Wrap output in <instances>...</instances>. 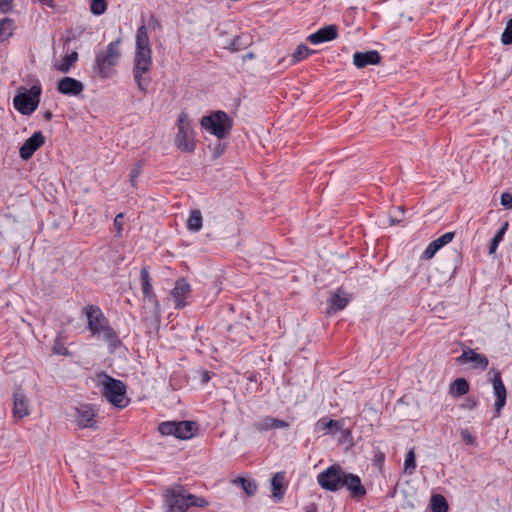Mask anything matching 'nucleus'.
I'll return each instance as SVG.
<instances>
[{
  "mask_svg": "<svg viewBox=\"0 0 512 512\" xmlns=\"http://www.w3.org/2000/svg\"><path fill=\"white\" fill-rule=\"evenodd\" d=\"M96 385L101 390L102 395L115 407L124 408L127 406L126 386L121 380L100 373L96 377Z\"/></svg>",
  "mask_w": 512,
  "mask_h": 512,
  "instance_id": "nucleus-4",
  "label": "nucleus"
},
{
  "mask_svg": "<svg viewBox=\"0 0 512 512\" xmlns=\"http://www.w3.org/2000/svg\"><path fill=\"white\" fill-rule=\"evenodd\" d=\"M40 3L48 6V7H53L54 6V1L53 0H38Z\"/></svg>",
  "mask_w": 512,
  "mask_h": 512,
  "instance_id": "nucleus-49",
  "label": "nucleus"
},
{
  "mask_svg": "<svg viewBox=\"0 0 512 512\" xmlns=\"http://www.w3.org/2000/svg\"><path fill=\"white\" fill-rule=\"evenodd\" d=\"M96 411L92 405L82 404L76 408L75 422L81 428L97 427Z\"/></svg>",
  "mask_w": 512,
  "mask_h": 512,
  "instance_id": "nucleus-11",
  "label": "nucleus"
},
{
  "mask_svg": "<svg viewBox=\"0 0 512 512\" xmlns=\"http://www.w3.org/2000/svg\"><path fill=\"white\" fill-rule=\"evenodd\" d=\"M176 421H166L160 423L158 430L162 435H172L176 437Z\"/></svg>",
  "mask_w": 512,
  "mask_h": 512,
  "instance_id": "nucleus-35",
  "label": "nucleus"
},
{
  "mask_svg": "<svg viewBox=\"0 0 512 512\" xmlns=\"http://www.w3.org/2000/svg\"><path fill=\"white\" fill-rule=\"evenodd\" d=\"M90 1V11L95 16H100L104 14L107 10L106 0H89Z\"/></svg>",
  "mask_w": 512,
  "mask_h": 512,
  "instance_id": "nucleus-31",
  "label": "nucleus"
},
{
  "mask_svg": "<svg viewBox=\"0 0 512 512\" xmlns=\"http://www.w3.org/2000/svg\"><path fill=\"white\" fill-rule=\"evenodd\" d=\"M45 142L44 135L38 131L33 133L20 147L19 154L23 160L30 159L36 150H38Z\"/></svg>",
  "mask_w": 512,
  "mask_h": 512,
  "instance_id": "nucleus-13",
  "label": "nucleus"
},
{
  "mask_svg": "<svg viewBox=\"0 0 512 512\" xmlns=\"http://www.w3.org/2000/svg\"><path fill=\"white\" fill-rule=\"evenodd\" d=\"M78 53L76 51L71 52L68 55H65L61 61V63L57 66V69L63 73H67L71 67L77 62Z\"/></svg>",
  "mask_w": 512,
  "mask_h": 512,
  "instance_id": "nucleus-28",
  "label": "nucleus"
},
{
  "mask_svg": "<svg viewBox=\"0 0 512 512\" xmlns=\"http://www.w3.org/2000/svg\"><path fill=\"white\" fill-rule=\"evenodd\" d=\"M433 242L437 245V248H439V250L444 247V245L442 244L441 240L439 238L433 240Z\"/></svg>",
  "mask_w": 512,
  "mask_h": 512,
  "instance_id": "nucleus-50",
  "label": "nucleus"
},
{
  "mask_svg": "<svg viewBox=\"0 0 512 512\" xmlns=\"http://www.w3.org/2000/svg\"><path fill=\"white\" fill-rule=\"evenodd\" d=\"M152 67V50L145 24L138 27L135 36V53L133 59V77L140 91L146 93L150 83Z\"/></svg>",
  "mask_w": 512,
  "mask_h": 512,
  "instance_id": "nucleus-1",
  "label": "nucleus"
},
{
  "mask_svg": "<svg viewBox=\"0 0 512 512\" xmlns=\"http://www.w3.org/2000/svg\"><path fill=\"white\" fill-rule=\"evenodd\" d=\"M29 415L28 399L21 390H16L13 395V416L22 419Z\"/></svg>",
  "mask_w": 512,
  "mask_h": 512,
  "instance_id": "nucleus-17",
  "label": "nucleus"
},
{
  "mask_svg": "<svg viewBox=\"0 0 512 512\" xmlns=\"http://www.w3.org/2000/svg\"><path fill=\"white\" fill-rule=\"evenodd\" d=\"M123 214L122 213H119L116 215V217L114 218V227L115 229L117 230V233L120 235L122 233V230H123Z\"/></svg>",
  "mask_w": 512,
  "mask_h": 512,
  "instance_id": "nucleus-44",
  "label": "nucleus"
},
{
  "mask_svg": "<svg viewBox=\"0 0 512 512\" xmlns=\"http://www.w3.org/2000/svg\"><path fill=\"white\" fill-rule=\"evenodd\" d=\"M209 377L207 375L204 376V380H208Z\"/></svg>",
  "mask_w": 512,
  "mask_h": 512,
  "instance_id": "nucleus-53",
  "label": "nucleus"
},
{
  "mask_svg": "<svg viewBox=\"0 0 512 512\" xmlns=\"http://www.w3.org/2000/svg\"><path fill=\"white\" fill-rule=\"evenodd\" d=\"M349 303V298L341 290H337L329 300L328 313H335L344 309Z\"/></svg>",
  "mask_w": 512,
  "mask_h": 512,
  "instance_id": "nucleus-21",
  "label": "nucleus"
},
{
  "mask_svg": "<svg viewBox=\"0 0 512 512\" xmlns=\"http://www.w3.org/2000/svg\"><path fill=\"white\" fill-rule=\"evenodd\" d=\"M454 236H455L454 232H447L438 238L441 240L442 244L445 246L453 240Z\"/></svg>",
  "mask_w": 512,
  "mask_h": 512,
  "instance_id": "nucleus-45",
  "label": "nucleus"
},
{
  "mask_svg": "<svg viewBox=\"0 0 512 512\" xmlns=\"http://www.w3.org/2000/svg\"><path fill=\"white\" fill-rule=\"evenodd\" d=\"M189 508L190 507H206L208 505V501L203 497H197L193 494L189 493Z\"/></svg>",
  "mask_w": 512,
  "mask_h": 512,
  "instance_id": "nucleus-37",
  "label": "nucleus"
},
{
  "mask_svg": "<svg viewBox=\"0 0 512 512\" xmlns=\"http://www.w3.org/2000/svg\"><path fill=\"white\" fill-rule=\"evenodd\" d=\"M285 473L277 472L271 480L272 494L277 500H281L285 494L284 489Z\"/></svg>",
  "mask_w": 512,
  "mask_h": 512,
  "instance_id": "nucleus-22",
  "label": "nucleus"
},
{
  "mask_svg": "<svg viewBox=\"0 0 512 512\" xmlns=\"http://www.w3.org/2000/svg\"><path fill=\"white\" fill-rule=\"evenodd\" d=\"M142 172V167L140 164H137L135 167L132 168L130 172V182L133 186H135L137 178L140 176Z\"/></svg>",
  "mask_w": 512,
  "mask_h": 512,
  "instance_id": "nucleus-41",
  "label": "nucleus"
},
{
  "mask_svg": "<svg viewBox=\"0 0 512 512\" xmlns=\"http://www.w3.org/2000/svg\"><path fill=\"white\" fill-rule=\"evenodd\" d=\"M493 393L496 398L494 403L495 417H499L506 404L507 391L502 381L501 373L495 371L492 378Z\"/></svg>",
  "mask_w": 512,
  "mask_h": 512,
  "instance_id": "nucleus-12",
  "label": "nucleus"
},
{
  "mask_svg": "<svg viewBox=\"0 0 512 512\" xmlns=\"http://www.w3.org/2000/svg\"><path fill=\"white\" fill-rule=\"evenodd\" d=\"M469 391V384L464 378H457L450 386V392L454 396H462Z\"/></svg>",
  "mask_w": 512,
  "mask_h": 512,
  "instance_id": "nucleus-26",
  "label": "nucleus"
},
{
  "mask_svg": "<svg viewBox=\"0 0 512 512\" xmlns=\"http://www.w3.org/2000/svg\"><path fill=\"white\" fill-rule=\"evenodd\" d=\"M337 426H338V422L336 420H332V419L327 420L325 418H322L316 423L315 429H316V431H319V432L328 433L331 428L337 427Z\"/></svg>",
  "mask_w": 512,
  "mask_h": 512,
  "instance_id": "nucleus-34",
  "label": "nucleus"
},
{
  "mask_svg": "<svg viewBox=\"0 0 512 512\" xmlns=\"http://www.w3.org/2000/svg\"><path fill=\"white\" fill-rule=\"evenodd\" d=\"M38 101L35 100L31 95L18 94L14 97L13 103L16 110L23 115H29L37 109Z\"/></svg>",
  "mask_w": 512,
  "mask_h": 512,
  "instance_id": "nucleus-15",
  "label": "nucleus"
},
{
  "mask_svg": "<svg viewBox=\"0 0 512 512\" xmlns=\"http://www.w3.org/2000/svg\"><path fill=\"white\" fill-rule=\"evenodd\" d=\"M176 438L187 440L194 437L197 433L198 426L193 421L176 422Z\"/></svg>",
  "mask_w": 512,
  "mask_h": 512,
  "instance_id": "nucleus-20",
  "label": "nucleus"
},
{
  "mask_svg": "<svg viewBox=\"0 0 512 512\" xmlns=\"http://www.w3.org/2000/svg\"><path fill=\"white\" fill-rule=\"evenodd\" d=\"M141 282H142V293H143L144 298L148 299L150 302L157 303L156 295L153 293V290H152L149 272L145 267L141 269Z\"/></svg>",
  "mask_w": 512,
  "mask_h": 512,
  "instance_id": "nucleus-23",
  "label": "nucleus"
},
{
  "mask_svg": "<svg viewBox=\"0 0 512 512\" xmlns=\"http://www.w3.org/2000/svg\"><path fill=\"white\" fill-rule=\"evenodd\" d=\"M223 150H224V147H223L221 144H219V145L215 148V150H214V157H218V156H220V155L222 154Z\"/></svg>",
  "mask_w": 512,
  "mask_h": 512,
  "instance_id": "nucleus-48",
  "label": "nucleus"
},
{
  "mask_svg": "<svg viewBox=\"0 0 512 512\" xmlns=\"http://www.w3.org/2000/svg\"><path fill=\"white\" fill-rule=\"evenodd\" d=\"M189 493L182 486H172L165 489L163 497L165 512H186L189 508Z\"/></svg>",
  "mask_w": 512,
  "mask_h": 512,
  "instance_id": "nucleus-8",
  "label": "nucleus"
},
{
  "mask_svg": "<svg viewBox=\"0 0 512 512\" xmlns=\"http://www.w3.org/2000/svg\"><path fill=\"white\" fill-rule=\"evenodd\" d=\"M191 294V286L184 278L176 281L174 288L171 290V297L174 301L176 309H183L188 305L187 299Z\"/></svg>",
  "mask_w": 512,
  "mask_h": 512,
  "instance_id": "nucleus-10",
  "label": "nucleus"
},
{
  "mask_svg": "<svg viewBox=\"0 0 512 512\" xmlns=\"http://www.w3.org/2000/svg\"><path fill=\"white\" fill-rule=\"evenodd\" d=\"M51 117H52L51 112H47V113L45 114V118H46V119H50Z\"/></svg>",
  "mask_w": 512,
  "mask_h": 512,
  "instance_id": "nucleus-52",
  "label": "nucleus"
},
{
  "mask_svg": "<svg viewBox=\"0 0 512 512\" xmlns=\"http://www.w3.org/2000/svg\"><path fill=\"white\" fill-rule=\"evenodd\" d=\"M509 227V223L506 221L502 224L501 228L498 230L496 235L491 240L490 246H489V253L494 254L500 244V242L503 240L505 233L507 232Z\"/></svg>",
  "mask_w": 512,
  "mask_h": 512,
  "instance_id": "nucleus-27",
  "label": "nucleus"
},
{
  "mask_svg": "<svg viewBox=\"0 0 512 512\" xmlns=\"http://www.w3.org/2000/svg\"><path fill=\"white\" fill-rule=\"evenodd\" d=\"M448 506L446 500L441 495L432 497V511L433 512H447Z\"/></svg>",
  "mask_w": 512,
  "mask_h": 512,
  "instance_id": "nucleus-33",
  "label": "nucleus"
},
{
  "mask_svg": "<svg viewBox=\"0 0 512 512\" xmlns=\"http://www.w3.org/2000/svg\"><path fill=\"white\" fill-rule=\"evenodd\" d=\"M454 236H455L454 232H447L438 238L441 240L442 244L445 246L453 240Z\"/></svg>",
  "mask_w": 512,
  "mask_h": 512,
  "instance_id": "nucleus-46",
  "label": "nucleus"
},
{
  "mask_svg": "<svg viewBox=\"0 0 512 512\" xmlns=\"http://www.w3.org/2000/svg\"><path fill=\"white\" fill-rule=\"evenodd\" d=\"M177 134L175 137V146L182 152L191 153L196 148L194 131L185 112H181L177 121Z\"/></svg>",
  "mask_w": 512,
  "mask_h": 512,
  "instance_id": "nucleus-7",
  "label": "nucleus"
},
{
  "mask_svg": "<svg viewBox=\"0 0 512 512\" xmlns=\"http://www.w3.org/2000/svg\"><path fill=\"white\" fill-rule=\"evenodd\" d=\"M120 43V39L112 41L107 45L105 51L96 54L94 70L101 78H108L112 75L113 67L121 57Z\"/></svg>",
  "mask_w": 512,
  "mask_h": 512,
  "instance_id": "nucleus-5",
  "label": "nucleus"
},
{
  "mask_svg": "<svg viewBox=\"0 0 512 512\" xmlns=\"http://www.w3.org/2000/svg\"><path fill=\"white\" fill-rule=\"evenodd\" d=\"M438 251H439V248H437V245L432 241L431 243H429L427 248L422 253L421 258L425 259V260H430L435 256V254Z\"/></svg>",
  "mask_w": 512,
  "mask_h": 512,
  "instance_id": "nucleus-38",
  "label": "nucleus"
},
{
  "mask_svg": "<svg viewBox=\"0 0 512 512\" xmlns=\"http://www.w3.org/2000/svg\"><path fill=\"white\" fill-rule=\"evenodd\" d=\"M201 126L218 139H222L230 134L233 121L225 112L219 110L202 117Z\"/></svg>",
  "mask_w": 512,
  "mask_h": 512,
  "instance_id": "nucleus-6",
  "label": "nucleus"
},
{
  "mask_svg": "<svg viewBox=\"0 0 512 512\" xmlns=\"http://www.w3.org/2000/svg\"><path fill=\"white\" fill-rule=\"evenodd\" d=\"M338 37V27L334 24L324 26L316 32L310 34L307 40L314 44L319 45L325 42L332 41Z\"/></svg>",
  "mask_w": 512,
  "mask_h": 512,
  "instance_id": "nucleus-14",
  "label": "nucleus"
},
{
  "mask_svg": "<svg viewBox=\"0 0 512 512\" xmlns=\"http://www.w3.org/2000/svg\"><path fill=\"white\" fill-rule=\"evenodd\" d=\"M14 0H0V13L7 14L14 8Z\"/></svg>",
  "mask_w": 512,
  "mask_h": 512,
  "instance_id": "nucleus-40",
  "label": "nucleus"
},
{
  "mask_svg": "<svg viewBox=\"0 0 512 512\" xmlns=\"http://www.w3.org/2000/svg\"><path fill=\"white\" fill-rule=\"evenodd\" d=\"M30 93L33 96V98H36L35 100H38L41 94V88L39 86H32Z\"/></svg>",
  "mask_w": 512,
  "mask_h": 512,
  "instance_id": "nucleus-47",
  "label": "nucleus"
},
{
  "mask_svg": "<svg viewBox=\"0 0 512 512\" xmlns=\"http://www.w3.org/2000/svg\"><path fill=\"white\" fill-rule=\"evenodd\" d=\"M202 228V214L199 210H192L187 220V229L198 232Z\"/></svg>",
  "mask_w": 512,
  "mask_h": 512,
  "instance_id": "nucleus-25",
  "label": "nucleus"
},
{
  "mask_svg": "<svg viewBox=\"0 0 512 512\" xmlns=\"http://www.w3.org/2000/svg\"><path fill=\"white\" fill-rule=\"evenodd\" d=\"M53 351L59 355H68V349L57 339L53 346Z\"/></svg>",
  "mask_w": 512,
  "mask_h": 512,
  "instance_id": "nucleus-42",
  "label": "nucleus"
},
{
  "mask_svg": "<svg viewBox=\"0 0 512 512\" xmlns=\"http://www.w3.org/2000/svg\"><path fill=\"white\" fill-rule=\"evenodd\" d=\"M287 427H289L288 422L271 416L263 417L252 425V428L257 432H266L269 430L282 429Z\"/></svg>",
  "mask_w": 512,
  "mask_h": 512,
  "instance_id": "nucleus-16",
  "label": "nucleus"
},
{
  "mask_svg": "<svg viewBox=\"0 0 512 512\" xmlns=\"http://www.w3.org/2000/svg\"><path fill=\"white\" fill-rule=\"evenodd\" d=\"M461 438L467 445H475L476 439L475 437L468 431V429H462L460 432Z\"/></svg>",
  "mask_w": 512,
  "mask_h": 512,
  "instance_id": "nucleus-39",
  "label": "nucleus"
},
{
  "mask_svg": "<svg viewBox=\"0 0 512 512\" xmlns=\"http://www.w3.org/2000/svg\"><path fill=\"white\" fill-rule=\"evenodd\" d=\"M317 482L321 488L330 492L346 488L351 497L357 500L364 498L366 495V489L362 485L360 477L356 474L347 473L338 464L331 465L319 473Z\"/></svg>",
  "mask_w": 512,
  "mask_h": 512,
  "instance_id": "nucleus-2",
  "label": "nucleus"
},
{
  "mask_svg": "<svg viewBox=\"0 0 512 512\" xmlns=\"http://www.w3.org/2000/svg\"><path fill=\"white\" fill-rule=\"evenodd\" d=\"M85 315L87 318V328L92 336L102 338L111 351L120 345L121 342L118 334L110 326L109 321L98 306H87L85 308Z\"/></svg>",
  "mask_w": 512,
  "mask_h": 512,
  "instance_id": "nucleus-3",
  "label": "nucleus"
},
{
  "mask_svg": "<svg viewBox=\"0 0 512 512\" xmlns=\"http://www.w3.org/2000/svg\"><path fill=\"white\" fill-rule=\"evenodd\" d=\"M380 54L376 50L365 52H355L353 55V64L357 68H364L368 65H376L380 62Z\"/></svg>",
  "mask_w": 512,
  "mask_h": 512,
  "instance_id": "nucleus-18",
  "label": "nucleus"
},
{
  "mask_svg": "<svg viewBox=\"0 0 512 512\" xmlns=\"http://www.w3.org/2000/svg\"><path fill=\"white\" fill-rule=\"evenodd\" d=\"M15 22L13 19L5 17L0 20V41H6L11 38L15 30Z\"/></svg>",
  "mask_w": 512,
  "mask_h": 512,
  "instance_id": "nucleus-24",
  "label": "nucleus"
},
{
  "mask_svg": "<svg viewBox=\"0 0 512 512\" xmlns=\"http://www.w3.org/2000/svg\"><path fill=\"white\" fill-rule=\"evenodd\" d=\"M433 242L437 245V248H439V250L444 247V245L442 244L441 240L439 238L433 240Z\"/></svg>",
  "mask_w": 512,
  "mask_h": 512,
  "instance_id": "nucleus-51",
  "label": "nucleus"
},
{
  "mask_svg": "<svg viewBox=\"0 0 512 512\" xmlns=\"http://www.w3.org/2000/svg\"><path fill=\"white\" fill-rule=\"evenodd\" d=\"M503 45L512 44V18L507 22L506 27L501 35Z\"/></svg>",
  "mask_w": 512,
  "mask_h": 512,
  "instance_id": "nucleus-36",
  "label": "nucleus"
},
{
  "mask_svg": "<svg viewBox=\"0 0 512 512\" xmlns=\"http://www.w3.org/2000/svg\"><path fill=\"white\" fill-rule=\"evenodd\" d=\"M83 84L74 78L64 77L59 80L57 90L64 95H79L83 91Z\"/></svg>",
  "mask_w": 512,
  "mask_h": 512,
  "instance_id": "nucleus-19",
  "label": "nucleus"
},
{
  "mask_svg": "<svg viewBox=\"0 0 512 512\" xmlns=\"http://www.w3.org/2000/svg\"><path fill=\"white\" fill-rule=\"evenodd\" d=\"M501 205L511 209L512 208V194L504 192L501 194Z\"/></svg>",
  "mask_w": 512,
  "mask_h": 512,
  "instance_id": "nucleus-43",
  "label": "nucleus"
},
{
  "mask_svg": "<svg viewBox=\"0 0 512 512\" xmlns=\"http://www.w3.org/2000/svg\"><path fill=\"white\" fill-rule=\"evenodd\" d=\"M456 361L461 365L470 364L471 368L482 371L489 365V360L485 355L476 352L470 347H464L461 355L456 358Z\"/></svg>",
  "mask_w": 512,
  "mask_h": 512,
  "instance_id": "nucleus-9",
  "label": "nucleus"
},
{
  "mask_svg": "<svg viewBox=\"0 0 512 512\" xmlns=\"http://www.w3.org/2000/svg\"><path fill=\"white\" fill-rule=\"evenodd\" d=\"M234 482L239 483L248 496L254 495L257 491V485L252 480L246 478H238Z\"/></svg>",
  "mask_w": 512,
  "mask_h": 512,
  "instance_id": "nucleus-30",
  "label": "nucleus"
},
{
  "mask_svg": "<svg viewBox=\"0 0 512 512\" xmlns=\"http://www.w3.org/2000/svg\"><path fill=\"white\" fill-rule=\"evenodd\" d=\"M313 51L309 49L308 46L304 44H300L297 46L296 50L292 54L291 63L296 64L304 59H306Z\"/></svg>",
  "mask_w": 512,
  "mask_h": 512,
  "instance_id": "nucleus-29",
  "label": "nucleus"
},
{
  "mask_svg": "<svg viewBox=\"0 0 512 512\" xmlns=\"http://www.w3.org/2000/svg\"><path fill=\"white\" fill-rule=\"evenodd\" d=\"M416 468L415 452L414 449H410L406 454L404 461L405 473L412 474Z\"/></svg>",
  "mask_w": 512,
  "mask_h": 512,
  "instance_id": "nucleus-32",
  "label": "nucleus"
}]
</instances>
